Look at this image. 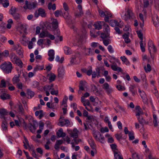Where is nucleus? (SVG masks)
I'll return each instance as SVG.
<instances>
[{"label":"nucleus","mask_w":159,"mask_h":159,"mask_svg":"<svg viewBox=\"0 0 159 159\" xmlns=\"http://www.w3.org/2000/svg\"><path fill=\"white\" fill-rule=\"evenodd\" d=\"M12 64L10 62H5L0 66L1 69L6 74H9L11 72L13 67Z\"/></svg>","instance_id":"obj_1"},{"label":"nucleus","mask_w":159,"mask_h":159,"mask_svg":"<svg viewBox=\"0 0 159 159\" xmlns=\"http://www.w3.org/2000/svg\"><path fill=\"white\" fill-rule=\"evenodd\" d=\"M93 136L96 141L100 142L102 143H104L105 138L99 131L94 132L93 133Z\"/></svg>","instance_id":"obj_2"},{"label":"nucleus","mask_w":159,"mask_h":159,"mask_svg":"<svg viewBox=\"0 0 159 159\" xmlns=\"http://www.w3.org/2000/svg\"><path fill=\"white\" fill-rule=\"evenodd\" d=\"M76 2L79 5L77 7L79 10V13H75V16L76 17H80L84 15V12L82 11V7L80 4L82 2V0H75Z\"/></svg>","instance_id":"obj_3"},{"label":"nucleus","mask_w":159,"mask_h":159,"mask_svg":"<svg viewBox=\"0 0 159 159\" xmlns=\"http://www.w3.org/2000/svg\"><path fill=\"white\" fill-rule=\"evenodd\" d=\"M74 31V33L77 35L76 38L79 40V41H81L83 37V32L77 29L73 25L71 27Z\"/></svg>","instance_id":"obj_4"},{"label":"nucleus","mask_w":159,"mask_h":159,"mask_svg":"<svg viewBox=\"0 0 159 159\" xmlns=\"http://www.w3.org/2000/svg\"><path fill=\"white\" fill-rule=\"evenodd\" d=\"M46 15L44 9L41 8H39L34 13V16L36 18L38 17L39 16L42 17H45L46 16Z\"/></svg>","instance_id":"obj_5"},{"label":"nucleus","mask_w":159,"mask_h":159,"mask_svg":"<svg viewBox=\"0 0 159 159\" xmlns=\"http://www.w3.org/2000/svg\"><path fill=\"white\" fill-rule=\"evenodd\" d=\"M133 13L132 11L129 9H128L125 15L122 16V19L125 20H127L132 18Z\"/></svg>","instance_id":"obj_6"},{"label":"nucleus","mask_w":159,"mask_h":159,"mask_svg":"<svg viewBox=\"0 0 159 159\" xmlns=\"http://www.w3.org/2000/svg\"><path fill=\"white\" fill-rule=\"evenodd\" d=\"M148 50L150 54H151V50L154 52H155L157 51V49L152 40H150L149 41L148 43Z\"/></svg>","instance_id":"obj_7"},{"label":"nucleus","mask_w":159,"mask_h":159,"mask_svg":"<svg viewBox=\"0 0 159 159\" xmlns=\"http://www.w3.org/2000/svg\"><path fill=\"white\" fill-rule=\"evenodd\" d=\"M25 4L27 8L29 9H34L36 7L37 4L36 2H31L28 3L27 1H25Z\"/></svg>","instance_id":"obj_8"},{"label":"nucleus","mask_w":159,"mask_h":159,"mask_svg":"<svg viewBox=\"0 0 159 159\" xmlns=\"http://www.w3.org/2000/svg\"><path fill=\"white\" fill-rule=\"evenodd\" d=\"M38 126L37 122H34L33 125L31 123H29L28 125V127L32 133H34Z\"/></svg>","instance_id":"obj_9"},{"label":"nucleus","mask_w":159,"mask_h":159,"mask_svg":"<svg viewBox=\"0 0 159 159\" xmlns=\"http://www.w3.org/2000/svg\"><path fill=\"white\" fill-rule=\"evenodd\" d=\"M105 25L104 21H98L95 22L93 25L96 29L100 30L102 29V26Z\"/></svg>","instance_id":"obj_10"},{"label":"nucleus","mask_w":159,"mask_h":159,"mask_svg":"<svg viewBox=\"0 0 159 159\" xmlns=\"http://www.w3.org/2000/svg\"><path fill=\"white\" fill-rule=\"evenodd\" d=\"M48 55L49 57L48 58L49 61H53L54 58L55 52L54 50L53 49L49 50L48 51Z\"/></svg>","instance_id":"obj_11"},{"label":"nucleus","mask_w":159,"mask_h":159,"mask_svg":"<svg viewBox=\"0 0 159 159\" xmlns=\"http://www.w3.org/2000/svg\"><path fill=\"white\" fill-rule=\"evenodd\" d=\"M9 114V112L7 111L4 109L2 108L0 109V117L2 118H5V116L8 115Z\"/></svg>","instance_id":"obj_12"},{"label":"nucleus","mask_w":159,"mask_h":159,"mask_svg":"<svg viewBox=\"0 0 159 159\" xmlns=\"http://www.w3.org/2000/svg\"><path fill=\"white\" fill-rule=\"evenodd\" d=\"M56 134L58 138H63L66 135V133L63 132V129L61 128H60L57 132Z\"/></svg>","instance_id":"obj_13"},{"label":"nucleus","mask_w":159,"mask_h":159,"mask_svg":"<svg viewBox=\"0 0 159 159\" xmlns=\"http://www.w3.org/2000/svg\"><path fill=\"white\" fill-rule=\"evenodd\" d=\"M14 64H16L19 66L20 68H21L23 67V63L21 60L18 57L17 59L15 60L12 62Z\"/></svg>","instance_id":"obj_14"},{"label":"nucleus","mask_w":159,"mask_h":159,"mask_svg":"<svg viewBox=\"0 0 159 159\" xmlns=\"http://www.w3.org/2000/svg\"><path fill=\"white\" fill-rule=\"evenodd\" d=\"M78 131L76 128H74L73 131L70 134L71 137L74 138V139H76L78 137Z\"/></svg>","instance_id":"obj_15"},{"label":"nucleus","mask_w":159,"mask_h":159,"mask_svg":"<svg viewBox=\"0 0 159 159\" xmlns=\"http://www.w3.org/2000/svg\"><path fill=\"white\" fill-rule=\"evenodd\" d=\"M84 54L86 56L92 55L93 54V50L91 48H85Z\"/></svg>","instance_id":"obj_16"},{"label":"nucleus","mask_w":159,"mask_h":159,"mask_svg":"<svg viewBox=\"0 0 159 159\" xmlns=\"http://www.w3.org/2000/svg\"><path fill=\"white\" fill-rule=\"evenodd\" d=\"M80 55V53L79 52H77V53L75 55H72L71 57L70 58V64L71 65H74L75 64V60L78 56Z\"/></svg>","instance_id":"obj_17"},{"label":"nucleus","mask_w":159,"mask_h":159,"mask_svg":"<svg viewBox=\"0 0 159 159\" xmlns=\"http://www.w3.org/2000/svg\"><path fill=\"white\" fill-rule=\"evenodd\" d=\"M129 91L131 93L132 95L134 96L137 93V90L135 89V86L134 85H131L129 88Z\"/></svg>","instance_id":"obj_18"},{"label":"nucleus","mask_w":159,"mask_h":159,"mask_svg":"<svg viewBox=\"0 0 159 159\" xmlns=\"http://www.w3.org/2000/svg\"><path fill=\"white\" fill-rule=\"evenodd\" d=\"M137 119L140 124L142 125H148V122L146 121L142 116L138 117Z\"/></svg>","instance_id":"obj_19"},{"label":"nucleus","mask_w":159,"mask_h":159,"mask_svg":"<svg viewBox=\"0 0 159 159\" xmlns=\"http://www.w3.org/2000/svg\"><path fill=\"white\" fill-rule=\"evenodd\" d=\"M20 75H15L13 78L12 81L14 84H17L20 82Z\"/></svg>","instance_id":"obj_20"},{"label":"nucleus","mask_w":159,"mask_h":159,"mask_svg":"<svg viewBox=\"0 0 159 159\" xmlns=\"http://www.w3.org/2000/svg\"><path fill=\"white\" fill-rule=\"evenodd\" d=\"M110 25L112 27H114L119 26L120 24L118 21L115 20H111L109 22Z\"/></svg>","instance_id":"obj_21"},{"label":"nucleus","mask_w":159,"mask_h":159,"mask_svg":"<svg viewBox=\"0 0 159 159\" xmlns=\"http://www.w3.org/2000/svg\"><path fill=\"white\" fill-rule=\"evenodd\" d=\"M140 45L142 52H144L145 50V47L146 46V43L145 41L143 40L140 41Z\"/></svg>","instance_id":"obj_22"},{"label":"nucleus","mask_w":159,"mask_h":159,"mask_svg":"<svg viewBox=\"0 0 159 159\" xmlns=\"http://www.w3.org/2000/svg\"><path fill=\"white\" fill-rule=\"evenodd\" d=\"M111 67L113 70L118 71L119 72H121L122 71L121 68L120 67H118L116 64L111 65Z\"/></svg>","instance_id":"obj_23"},{"label":"nucleus","mask_w":159,"mask_h":159,"mask_svg":"<svg viewBox=\"0 0 159 159\" xmlns=\"http://www.w3.org/2000/svg\"><path fill=\"white\" fill-rule=\"evenodd\" d=\"M46 105L47 107L50 109H54L57 108L56 105L54 102L52 103L51 104L50 102H48L46 104Z\"/></svg>","instance_id":"obj_24"},{"label":"nucleus","mask_w":159,"mask_h":159,"mask_svg":"<svg viewBox=\"0 0 159 159\" xmlns=\"http://www.w3.org/2000/svg\"><path fill=\"white\" fill-rule=\"evenodd\" d=\"M47 77L49 80L50 82H52L55 80L56 76L54 74L52 73L48 74Z\"/></svg>","instance_id":"obj_25"},{"label":"nucleus","mask_w":159,"mask_h":159,"mask_svg":"<svg viewBox=\"0 0 159 159\" xmlns=\"http://www.w3.org/2000/svg\"><path fill=\"white\" fill-rule=\"evenodd\" d=\"M114 153V159H123V158L120 152H117Z\"/></svg>","instance_id":"obj_26"},{"label":"nucleus","mask_w":159,"mask_h":159,"mask_svg":"<svg viewBox=\"0 0 159 159\" xmlns=\"http://www.w3.org/2000/svg\"><path fill=\"white\" fill-rule=\"evenodd\" d=\"M64 50L65 53L66 55H69L71 53V49L69 47L65 46L64 48Z\"/></svg>","instance_id":"obj_27"},{"label":"nucleus","mask_w":159,"mask_h":159,"mask_svg":"<svg viewBox=\"0 0 159 159\" xmlns=\"http://www.w3.org/2000/svg\"><path fill=\"white\" fill-rule=\"evenodd\" d=\"M58 76L59 77H61L64 75V71L63 67H60L58 69Z\"/></svg>","instance_id":"obj_28"},{"label":"nucleus","mask_w":159,"mask_h":159,"mask_svg":"<svg viewBox=\"0 0 159 159\" xmlns=\"http://www.w3.org/2000/svg\"><path fill=\"white\" fill-rule=\"evenodd\" d=\"M48 8L49 10H52L53 11H55L56 9L55 4H52L51 2L49 3L48 5Z\"/></svg>","instance_id":"obj_29"},{"label":"nucleus","mask_w":159,"mask_h":159,"mask_svg":"<svg viewBox=\"0 0 159 159\" xmlns=\"http://www.w3.org/2000/svg\"><path fill=\"white\" fill-rule=\"evenodd\" d=\"M109 33H107L105 32L102 33L100 34V37L103 39H105L107 38H110Z\"/></svg>","instance_id":"obj_30"},{"label":"nucleus","mask_w":159,"mask_h":159,"mask_svg":"<svg viewBox=\"0 0 159 159\" xmlns=\"http://www.w3.org/2000/svg\"><path fill=\"white\" fill-rule=\"evenodd\" d=\"M89 144L90 147L93 149L95 150L96 145L95 144L94 141L92 139L89 140Z\"/></svg>","instance_id":"obj_31"},{"label":"nucleus","mask_w":159,"mask_h":159,"mask_svg":"<svg viewBox=\"0 0 159 159\" xmlns=\"http://www.w3.org/2000/svg\"><path fill=\"white\" fill-rule=\"evenodd\" d=\"M105 21L106 22H108L109 21V18L112 17V15L110 12L106 11L105 15Z\"/></svg>","instance_id":"obj_32"},{"label":"nucleus","mask_w":159,"mask_h":159,"mask_svg":"<svg viewBox=\"0 0 159 159\" xmlns=\"http://www.w3.org/2000/svg\"><path fill=\"white\" fill-rule=\"evenodd\" d=\"M120 58L123 63H125L126 65L128 66L130 65V62L125 56L121 57Z\"/></svg>","instance_id":"obj_33"},{"label":"nucleus","mask_w":159,"mask_h":159,"mask_svg":"<svg viewBox=\"0 0 159 159\" xmlns=\"http://www.w3.org/2000/svg\"><path fill=\"white\" fill-rule=\"evenodd\" d=\"M137 107L139 108V109L135 112V115L138 118V117L142 116L141 115H143V113L139 106H138Z\"/></svg>","instance_id":"obj_34"},{"label":"nucleus","mask_w":159,"mask_h":159,"mask_svg":"<svg viewBox=\"0 0 159 159\" xmlns=\"http://www.w3.org/2000/svg\"><path fill=\"white\" fill-rule=\"evenodd\" d=\"M53 87V84H52L51 85H45L43 89L44 90H48V91H50V90H54Z\"/></svg>","instance_id":"obj_35"},{"label":"nucleus","mask_w":159,"mask_h":159,"mask_svg":"<svg viewBox=\"0 0 159 159\" xmlns=\"http://www.w3.org/2000/svg\"><path fill=\"white\" fill-rule=\"evenodd\" d=\"M48 34V32L47 31H42L41 32L40 34L39 37L41 38H44V37H47Z\"/></svg>","instance_id":"obj_36"},{"label":"nucleus","mask_w":159,"mask_h":159,"mask_svg":"<svg viewBox=\"0 0 159 159\" xmlns=\"http://www.w3.org/2000/svg\"><path fill=\"white\" fill-rule=\"evenodd\" d=\"M63 17L66 20H70L71 16L69 15L68 11H66L64 13V15H63Z\"/></svg>","instance_id":"obj_37"},{"label":"nucleus","mask_w":159,"mask_h":159,"mask_svg":"<svg viewBox=\"0 0 159 159\" xmlns=\"http://www.w3.org/2000/svg\"><path fill=\"white\" fill-rule=\"evenodd\" d=\"M85 83L86 82L85 81H83L82 80H81L80 81L79 85V89L80 90H84V86Z\"/></svg>","instance_id":"obj_38"},{"label":"nucleus","mask_w":159,"mask_h":159,"mask_svg":"<svg viewBox=\"0 0 159 159\" xmlns=\"http://www.w3.org/2000/svg\"><path fill=\"white\" fill-rule=\"evenodd\" d=\"M144 69L145 72L147 73L150 72L152 70L151 67L149 64H147V66H144Z\"/></svg>","instance_id":"obj_39"},{"label":"nucleus","mask_w":159,"mask_h":159,"mask_svg":"<svg viewBox=\"0 0 159 159\" xmlns=\"http://www.w3.org/2000/svg\"><path fill=\"white\" fill-rule=\"evenodd\" d=\"M52 25L53 27L55 29H57L58 27V22L57 19H55L52 21Z\"/></svg>","instance_id":"obj_40"},{"label":"nucleus","mask_w":159,"mask_h":159,"mask_svg":"<svg viewBox=\"0 0 159 159\" xmlns=\"http://www.w3.org/2000/svg\"><path fill=\"white\" fill-rule=\"evenodd\" d=\"M18 57L14 53H12L10 54V59L12 62L15 61V60Z\"/></svg>","instance_id":"obj_41"},{"label":"nucleus","mask_w":159,"mask_h":159,"mask_svg":"<svg viewBox=\"0 0 159 159\" xmlns=\"http://www.w3.org/2000/svg\"><path fill=\"white\" fill-rule=\"evenodd\" d=\"M110 146L114 153L118 151L117 149V146L116 144H112L110 145Z\"/></svg>","instance_id":"obj_42"},{"label":"nucleus","mask_w":159,"mask_h":159,"mask_svg":"<svg viewBox=\"0 0 159 159\" xmlns=\"http://www.w3.org/2000/svg\"><path fill=\"white\" fill-rule=\"evenodd\" d=\"M129 136L130 140H132L134 139V133L133 131L129 132Z\"/></svg>","instance_id":"obj_43"},{"label":"nucleus","mask_w":159,"mask_h":159,"mask_svg":"<svg viewBox=\"0 0 159 159\" xmlns=\"http://www.w3.org/2000/svg\"><path fill=\"white\" fill-rule=\"evenodd\" d=\"M43 67L40 65H37L34 68L33 72L35 73L36 72L39 70H41L43 69Z\"/></svg>","instance_id":"obj_44"},{"label":"nucleus","mask_w":159,"mask_h":159,"mask_svg":"<svg viewBox=\"0 0 159 159\" xmlns=\"http://www.w3.org/2000/svg\"><path fill=\"white\" fill-rule=\"evenodd\" d=\"M7 29H10L11 27V24L13 23L12 20L11 19H9L7 20Z\"/></svg>","instance_id":"obj_45"},{"label":"nucleus","mask_w":159,"mask_h":159,"mask_svg":"<svg viewBox=\"0 0 159 159\" xmlns=\"http://www.w3.org/2000/svg\"><path fill=\"white\" fill-rule=\"evenodd\" d=\"M16 8L14 7H12L10 9L9 12L10 14L12 15L16 13Z\"/></svg>","instance_id":"obj_46"},{"label":"nucleus","mask_w":159,"mask_h":159,"mask_svg":"<svg viewBox=\"0 0 159 159\" xmlns=\"http://www.w3.org/2000/svg\"><path fill=\"white\" fill-rule=\"evenodd\" d=\"M140 75L142 80L143 81V82H146L147 79L146 78V76L144 73L143 72H141Z\"/></svg>","instance_id":"obj_47"},{"label":"nucleus","mask_w":159,"mask_h":159,"mask_svg":"<svg viewBox=\"0 0 159 159\" xmlns=\"http://www.w3.org/2000/svg\"><path fill=\"white\" fill-rule=\"evenodd\" d=\"M104 32L109 33H110V30L109 27L108 25L107 24H106L105 23V25H104Z\"/></svg>","instance_id":"obj_48"},{"label":"nucleus","mask_w":159,"mask_h":159,"mask_svg":"<svg viewBox=\"0 0 159 159\" xmlns=\"http://www.w3.org/2000/svg\"><path fill=\"white\" fill-rule=\"evenodd\" d=\"M153 123L154 124V126L155 127H157L158 126V124L157 123V117L156 115L155 114L153 115Z\"/></svg>","instance_id":"obj_49"},{"label":"nucleus","mask_w":159,"mask_h":159,"mask_svg":"<svg viewBox=\"0 0 159 159\" xmlns=\"http://www.w3.org/2000/svg\"><path fill=\"white\" fill-rule=\"evenodd\" d=\"M54 35L56 37V40L55 41H56L57 38H56L59 37L60 35V32L59 30L55 29L54 30Z\"/></svg>","instance_id":"obj_50"},{"label":"nucleus","mask_w":159,"mask_h":159,"mask_svg":"<svg viewBox=\"0 0 159 159\" xmlns=\"http://www.w3.org/2000/svg\"><path fill=\"white\" fill-rule=\"evenodd\" d=\"M14 18L16 20L18 21L20 20V15L18 13H16L12 15Z\"/></svg>","instance_id":"obj_51"},{"label":"nucleus","mask_w":159,"mask_h":159,"mask_svg":"<svg viewBox=\"0 0 159 159\" xmlns=\"http://www.w3.org/2000/svg\"><path fill=\"white\" fill-rule=\"evenodd\" d=\"M27 94L28 95L30 96V98H32L34 96V93L30 89H27Z\"/></svg>","instance_id":"obj_52"},{"label":"nucleus","mask_w":159,"mask_h":159,"mask_svg":"<svg viewBox=\"0 0 159 159\" xmlns=\"http://www.w3.org/2000/svg\"><path fill=\"white\" fill-rule=\"evenodd\" d=\"M137 33L138 37L140 39L141 41L143 40V34L141 32V31L140 30L137 31Z\"/></svg>","instance_id":"obj_53"},{"label":"nucleus","mask_w":159,"mask_h":159,"mask_svg":"<svg viewBox=\"0 0 159 159\" xmlns=\"http://www.w3.org/2000/svg\"><path fill=\"white\" fill-rule=\"evenodd\" d=\"M103 43L105 46H107L111 43V40L109 39H103Z\"/></svg>","instance_id":"obj_54"},{"label":"nucleus","mask_w":159,"mask_h":159,"mask_svg":"<svg viewBox=\"0 0 159 159\" xmlns=\"http://www.w3.org/2000/svg\"><path fill=\"white\" fill-rule=\"evenodd\" d=\"M6 87V82L4 79L1 80L0 83V88H3Z\"/></svg>","instance_id":"obj_55"},{"label":"nucleus","mask_w":159,"mask_h":159,"mask_svg":"<svg viewBox=\"0 0 159 159\" xmlns=\"http://www.w3.org/2000/svg\"><path fill=\"white\" fill-rule=\"evenodd\" d=\"M2 99L6 100L10 98V95L8 94H3L0 96Z\"/></svg>","instance_id":"obj_56"},{"label":"nucleus","mask_w":159,"mask_h":159,"mask_svg":"<svg viewBox=\"0 0 159 159\" xmlns=\"http://www.w3.org/2000/svg\"><path fill=\"white\" fill-rule=\"evenodd\" d=\"M39 83L37 81H34L32 83V87L34 88H36L39 87Z\"/></svg>","instance_id":"obj_57"},{"label":"nucleus","mask_w":159,"mask_h":159,"mask_svg":"<svg viewBox=\"0 0 159 159\" xmlns=\"http://www.w3.org/2000/svg\"><path fill=\"white\" fill-rule=\"evenodd\" d=\"M2 128L3 130H6L7 129V125L5 122H3L2 125Z\"/></svg>","instance_id":"obj_58"},{"label":"nucleus","mask_w":159,"mask_h":159,"mask_svg":"<svg viewBox=\"0 0 159 159\" xmlns=\"http://www.w3.org/2000/svg\"><path fill=\"white\" fill-rule=\"evenodd\" d=\"M86 117H87L86 120H88L87 121V122H92L93 121L94 119L93 116H92L88 115V116Z\"/></svg>","instance_id":"obj_59"},{"label":"nucleus","mask_w":159,"mask_h":159,"mask_svg":"<svg viewBox=\"0 0 159 159\" xmlns=\"http://www.w3.org/2000/svg\"><path fill=\"white\" fill-rule=\"evenodd\" d=\"M1 3L2 4L3 6L5 8L7 7L9 5V1L8 0H6V1L5 2H2Z\"/></svg>","instance_id":"obj_60"},{"label":"nucleus","mask_w":159,"mask_h":159,"mask_svg":"<svg viewBox=\"0 0 159 159\" xmlns=\"http://www.w3.org/2000/svg\"><path fill=\"white\" fill-rule=\"evenodd\" d=\"M19 112L21 113H23L24 110L22 105L21 104H19L18 105Z\"/></svg>","instance_id":"obj_61"},{"label":"nucleus","mask_w":159,"mask_h":159,"mask_svg":"<svg viewBox=\"0 0 159 159\" xmlns=\"http://www.w3.org/2000/svg\"><path fill=\"white\" fill-rule=\"evenodd\" d=\"M107 49L109 52L111 53H113L114 52L113 48L111 45H109L107 47Z\"/></svg>","instance_id":"obj_62"},{"label":"nucleus","mask_w":159,"mask_h":159,"mask_svg":"<svg viewBox=\"0 0 159 159\" xmlns=\"http://www.w3.org/2000/svg\"><path fill=\"white\" fill-rule=\"evenodd\" d=\"M16 52L21 57H23V50L22 49L20 48L19 49H17L16 50Z\"/></svg>","instance_id":"obj_63"},{"label":"nucleus","mask_w":159,"mask_h":159,"mask_svg":"<svg viewBox=\"0 0 159 159\" xmlns=\"http://www.w3.org/2000/svg\"><path fill=\"white\" fill-rule=\"evenodd\" d=\"M61 11L57 10L54 12V15L56 17H58L61 16Z\"/></svg>","instance_id":"obj_64"}]
</instances>
